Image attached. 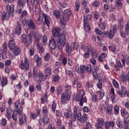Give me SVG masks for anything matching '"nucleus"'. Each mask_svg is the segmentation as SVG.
Segmentation results:
<instances>
[{
    "instance_id": "46",
    "label": "nucleus",
    "mask_w": 129,
    "mask_h": 129,
    "mask_svg": "<svg viewBox=\"0 0 129 129\" xmlns=\"http://www.w3.org/2000/svg\"><path fill=\"white\" fill-rule=\"evenodd\" d=\"M37 49L39 50V52L43 53L45 51L44 48L39 43H37Z\"/></svg>"
},
{
    "instance_id": "29",
    "label": "nucleus",
    "mask_w": 129,
    "mask_h": 129,
    "mask_svg": "<svg viewBox=\"0 0 129 129\" xmlns=\"http://www.w3.org/2000/svg\"><path fill=\"white\" fill-rule=\"evenodd\" d=\"M22 32V27L20 25L17 26L15 29V34L17 35H20Z\"/></svg>"
},
{
    "instance_id": "19",
    "label": "nucleus",
    "mask_w": 129,
    "mask_h": 129,
    "mask_svg": "<svg viewBox=\"0 0 129 129\" xmlns=\"http://www.w3.org/2000/svg\"><path fill=\"white\" fill-rule=\"evenodd\" d=\"M19 123L21 125L24 123H27V117L26 114H23L20 117Z\"/></svg>"
},
{
    "instance_id": "32",
    "label": "nucleus",
    "mask_w": 129,
    "mask_h": 129,
    "mask_svg": "<svg viewBox=\"0 0 129 129\" xmlns=\"http://www.w3.org/2000/svg\"><path fill=\"white\" fill-rule=\"evenodd\" d=\"M59 60L61 61V64L66 66L67 64V58L65 56H60Z\"/></svg>"
},
{
    "instance_id": "38",
    "label": "nucleus",
    "mask_w": 129,
    "mask_h": 129,
    "mask_svg": "<svg viewBox=\"0 0 129 129\" xmlns=\"http://www.w3.org/2000/svg\"><path fill=\"white\" fill-rule=\"evenodd\" d=\"M121 62L123 66H124L125 63L127 66H129V56L126 58H125V59L124 58H122Z\"/></svg>"
},
{
    "instance_id": "43",
    "label": "nucleus",
    "mask_w": 129,
    "mask_h": 129,
    "mask_svg": "<svg viewBox=\"0 0 129 129\" xmlns=\"http://www.w3.org/2000/svg\"><path fill=\"white\" fill-rule=\"evenodd\" d=\"M44 72H45V76L46 77H50L51 75V69L50 68H46Z\"/></svg>"
},
{
    "instance_id": "14",
    "label": "nucleus",
    "mask_w": 129,
    "mask_h": 129,
    "mask_svg": "<svg viewBox=\"0 0 129 129\" xmlns=\"http://www.w3.org/2000/svg\"><path fill=\"white\" fill-rule=\"evenodd\" d=\"M15 107L17 109L16 112H18L19 114H21L23 111V108L20 101L15 102Z\"/></svg>"
},
{
    "instance_id": "4",
    "label": "nucleus",
    "mask_w": 129,
    "mask_h": 129,
    "mask_svg": "<svg viewBox=\"0 0 129 129\" xmlns=\"http://www.w3.org/2000/svg\"><path fill=\"white\" fill-rule=\"evenodd\" d=\"M76 100H77V101H80V105L81 106H83L84 103L87 102V99L85 95V92L83 90H80V91L78 94H77Z\"/></svg>"
},
{
    "instance_id": "1",
    "label": "nucleus",
    "mask_w": 129,
    "mask_h": 129,
    "mask_svg": "<svg viewBox=\"0 0 129 129\" xmlns=\"http://www.w3.org/2000/svg\"><path fill=\"white\" fill-rule=\"evenodd\" d=\"M73 111H74V114H71L72 121L69 122L71 125H72L73 122H75L77 119L80 122H83L84 123L87 122V115L86 114H84L83 117H82L81 110L79 109L78 107L75 106L74 109H73Z\"/></svg>"
},
{
    "instance_id": "60",
    "label": "nucleus",
    "mask_w": 129,
    "mask_h": 129,
    "mask_svg": "<svg viewBox=\"0 0 129 129\" xmlns=\"http://www.w3.org/2000/svg\"><path fill=\"white\" fill-rule=\"evenodd\" d=\"M112 83L114 88H118L119 87V84L115 80L112 79Z\"/></svg>"
},
{
    "instance_id": "30",
    "label": "nucleus",
    "mask_w": 129,
    "mask_h": 129,
    "mask_svg": "<svg viewBox=\"0 0 129 129\" xmlns=\"http://www.w3.org/2000/svg\"><path fill=\"white\" fill-rule=\"evenodd\" d=\"M98 24L99 28L102 30H104L107 27V24L105 22L98 23Z\"/></svg>"
},
{
    "instance_id": "31",
    "label": "nucleus",
    "mask_w": 129,
    "mask_h": 129,
    "mask_svg": "<svg viewBox=\"0 0 129 129\" xmlns=\"http://www.w3.org/2000/svg\"><path fill=\"white\" fill-rule=\"evenodd\" d=\"M85 87L87 89H91L93 88V82L87 81L85 84Z\"/></svg>"
},
{
    "instance_id": "21",
    "label": "nucleus",
    "mask_w": 129,
    "mask_h": 129,
    "mask_svg": "<svg viewBox=\"0 0 129 129\" xmlns=\"http://www.w3.org/2000/svg\"><path fill=\"white\" fill-rule=\"evenodd\" d=\"M56 47L57 45L54 39H50V41H49V48H50V49L55 50Z\"/></svg>"
},
{
    "instance_id": "40",
    "label": "nucleus",
    "mask_w": 129,
    "mask_h": 129,
    "mask_svg": "<svg viewBox=\"0 0 129 129\" xmlns=\"http://www.w3.org/2000/svg\"><path fill=\"white\" fill-rule=\"evenodd\" d=\"M36 66L40 67L42 64V58L40 56H37L36 58Z\"/></svg>"
},
{
    "instance_id": "59",
    "label": "nucleus",
    "mask_w": 129,
    "mask_h": 129,
    "mask_svg": "<svg viewBox=\"0 0 129 129\" xmlns=\"http://www.w3.org/2000/svg\"><path fill=\"white\" fill-rule=\"evenodd\" d=\"M100 3L99 1H95L94 2H93L91 4L92 7H98L100 6Z\"/></svg>"
},
{
    "instance_id": "7",
    "label": "nucleus",
    "mask_w": 129,
    "mask_h": 129,
    "mask_svg": "<svg viewBox=\"0 0 129 129\" xmlns=\"http://www.w3.org/2000/svg\"><path fill=\"white\" fill-rule=\"evenodd\" d=\"M23 23L25 26H28V28L30 29L34 30L36 28V25L34 22L31 18H28L23 21Z\"/></svg>"
},
{
    "instance_id": "57",
    "label": "nucleus",
    "mask_w": 129,
    "mask_h": 129,
    "mask_svg": "<svg viewBox=\"0 0 129 129\" xmlns=\"http://www.w3.org/2000/svg\"><path fill=\"white\" fill-rule=\"evenodd\" d=\"M57 107V104L55 103V101L52 102V104H51V111L54 113L56 110V108Z\"/></svg>"
},
{
    "instance_id": "2",
    "label": "nucleus",
    "mask_w": 129,
    "mask_h": 129,
    "mask_svg": "<svg viewBox=\"0 0 129 129\" xmlns=\"http://www.w3.org/2000/svg\"><path fill=\"white\" fill-rule=\"evenodd\" d=\"M61 31L60 28H53L52 30V35L54 37H58L57 40H56V42L57 43V48L58 50H60L62 48V46L64 47L66 44V37L65 36L66 33L64 31L62 33H60Z\"/></svg>"
},
{
    "instance_id": "52",
    "label": "nucleus",
    "mask_w": 129,
    "mask_h": 129,
    "mask_svg": "<svg viewBox=\"0 0 129 129\" xmlns=\"http://www.w3.org/2000/svg\"><path fill=\"white\" fill-rule=\"evenodd\" d=\"M43 122L44 124H47L49 123V119L48 117V115H43Z\"/></svg>"
},
{
    "instance_id": "42",
    "label": "nucleus",
    "mask_w": 129,
    "mask_h": 129,
    "mask_svg": "<svg viewBox=\"0 0 129 129\" xmlns=\"http://www.w3.org/2000/svg\"><path fill=\"white\" fill-rule=\"evenodd\" d=\"M42 113L44 115H48L49 114V111L47 109L46 106H43L42 107Z\"/></svg>"
},
{
    "instance_id": "56",
    "label": "nucleus",
    "mask_w": 129,
    "mask_h": 129,
    "mask_svg": "<svg viewBox=\"0 0 129 129\" xmlns=\"http://www.w3.org/2000/svg\"><path fill=\"white\" fill-rule=\"evenodd\" d=\"M96 86L99 89H101L102 88V82L100 79H98V81L96 84Z\"/></svg>"
},
{
    "instance_id": "12",
    "label": "nucleus",
    "mask_w": 129,
    "mask_h": 129,
    "mask_svg": "<svg viewBox=\"0 0 129 129\" xmlns=\"http://www.w3.org/2000/svg\"><path fill=\"white\" fill-rule=\"evenodd\" d=\"M105 121L102 118H98L97 119V122L95 125L97 129H102V126L104 124Z\"/></svg>"
},
{
    "instance_id": "55",
    "label": "nucleus",
    "mask_w": 129,
    "mask_h": 129,
    "mask_svg": "<svg viewBox=\"0 0 129 129\" xmlns=\"http://www.w3.org/2000/svg\"><path fill=\"white\" fill-rule=\"evenodd\" d=\"M116 123L117 126L120 128H122L124 127V125L122 123V122L121 121L119 120H117L116 121Z\"/></svg>"
},
{
    "instance_id": "64",
    "label": "nucleus",
    "mask_w": 129,
    "mask_h": 129,
    "mask_svg": "<svg viewBox=\"0 0 129 129\" xmlns=\"http://www.w3.org/2000/svg\"><path fill=\"white\" fill-rule=\"evenodd\" d=\"M30 55L33 56L35 54V48L34 47H31L29 50Z\"/></svg>"
},
{
    "instance_id": "35",
    "label": "nucleus",
    "mask_w": 129,
    "mask_h": 129,
    "mask_svg": "<svg viewBox=\"0 0 129 129\" xmlns=\"http://www.w3.org/2000/svg\"><path fill=\"white\" fill-rule=\"evenodd\" d=\"M75 6L76 7V9H75V11L77 12H79L80 9V2L77 0L76 2L75 3Z\"/></svg>"
},
{
    "instance_id": "50",
    "label": "nucleus",
    "mask_w": 129,
    "mask_h": 129,
    "mask_svg": "<svg viewBox=\"0 0 129 129\" xmlns=\"http://www.w3.org/2000/svg\"><path fill=\"white\" fill-rule=\"evenodd\" d=\"M10 15L9 16L8 13L3 12L2 13V20L3 21H5L6 19H8Z\"/></svg>"
},
{
    "instance_id": "51",
    "label": "nucleus",
    "mask_w": 129,
    "mask_h": 129,
    "mask_svg": "<svg viewBox=\"0 0 129 129\" xmlns=\"http://www.w3.org/2000/svg\"><path fill=\"white\" fill-rule=\"evenodd\" d=\"M8 55L10 59H12L14 58L15 53L13 49H10V51L9 52Z\"/></svg>"
},
{
    "instance_id": "54",
    "label": "nucleus",
    "mask_w": 129,
    "mask_h": 129,
    "mask_svg": "<svg viewBox=\"0 0 129 129\" xmlns=\"http://www.w3.org/2000/svg\"><path fill=\"white\" fill-rule=\"evenodd\" d=\"M125 32L126 35L129 34V21L126 22V24L125 25Z\"/></svg>"
},
{
    "instance_id": "24",
    "label": "nucleus",
    "mask_w": 129,
    "mask_h": 129,
    "mask_svg": "<svg viewBox=\"0 0 129 129\" xmlns=\"http://www.w3.org/2000/svg\"><path fill=\"white\" fill-rule=\"evenodd\" d=\"M8 47L10 48V50H13L14 48L17 46H16L14 40L12 39V40H10L8 43Z\"/></svg>"
},
{
    "instance_id": "28",
    "label": "nucleus",
    "mask_w": 129,
    "mask_h": 129,
    "mask_svg": "<svg viewBox=\"0 0 129 129\" xmlns=\"http://www.w3.org/2000/svg\"><path fill=\"white\" fill-rule=\"evenodd\" d=\"M8 81L6 77H3L2 80L1 85L3 87L8 85Z\"/></svg>"
},
{
    "instance_id": "48",
    "label": "nucleus",
    "mask_w": 129,
    "mask_h": 129,
    "mask_svg": "<svg viewBox=\"0 0 129 129\" xmlns=\"http://www.w3.org/2000/svg\"><path fill=\"white\" fill-rule=\"evenodd\" d=\"M73 113L71 112L70 110H66V111H64V117L67 118H69L70 117V115H71V114Z\"/></svg>"
},
{
    "instance_id": "3",
    "label": "nucleus",
    "mask_w": 129,
    "mask_h": 129,
    "mask_svg": "<svg viewBox=\"0 0 129 129\" xmlns=\"http://www.w3.org/2000/svg\"><path fill=\"white\" fill-rule=\"evenodd\" d=\"M96 93V94H94L93 92L90 93L92 101L94 103L100 102L105 96V92L103 89L97 91Z\"/></svg>"
},
{
    "instance_id": "34",
    "label": "nucleus",
    "mask_w": 129,
    "mask_h": 129,
    "mask_svg": "<svg viewBox=\"0 0 129 129\" xmlns=\"http://www.w3.org/2000/svg\"><path fill=\"white\" fill-rule=\"evenodd\" d=\"M113 110V106L112 105H108L106 108V112L108 114L111 115Z\"/></svg>"
},
{
    "instance_id": "37",
    "label": "nucleus",
    "mask_w": 129,
    "mask_h": 129,
    "mask_svg": "<svg viewBox=\"0 0 129 129\" xmlns=\"http://www.w3.org/2000/svg\"><path fill=\"white\" fill-rule=\"evenodd\" d=\"M12 113V110L10 108H7L6 116L8 117L9 120H10L12 118V115H11Z\"/></svg>"
},
{
    "instance_id": "39",
    "label": "nucleus",
    "mask_w": 129,
    "mask_h": 129,
    "mask_svg": "<svg viewBox=\"0 0 129 129\" xmlns=\"http://www.w3.org/2000/svg\"><path fill=\"white\" fill-rule=\"evenodd\" d=\"M104 35H108V37L109 39H112L113 38V34H112V30H109V31H106V32H104Z\"/></svg>"
},
{
    "instance_id": "15",
    "label": "nucleus",
    "mask_w": 129,
    "mask_h": 129,
    "mask_svg": "<svg viewBox=\"0 0 129 129\" xmlns=\"http://www.w3.org/2000/svg\"><path fill=\"white\" fill-rule=\"evenodd\" d=\"M105 126L104 128L105 129H109L110 127H114L115 124V121L113 120H112L111 121H106V122H105Z\"/></svg>"
},
{
    "instance_id": "20",
    "label": "nucleus",
    "mask_w": 129,
    "mask_h": 129,
    "mask_svg": "<svg viewBox=\"0 0 129 129\" xmlns=\"http://www.w3.org/2000/svg\"><path fill=\"white\" fill-rule=\"evenodd\" d=\"M50 22L51 19L50 17L47 15H44V22H43V24L44 25H46L47 27H49Z\"/></svg>"
},
{
    "instance_id": "62",
    "label": "nucleus",
    "mask_w": 129,
    "mask_h": 129,
    "mask_svg": "<svg viewBox=\"0 0 129 129\" xmlns=\"http://www.w3.org/2000/svg\"><path fill=\"white\" fill-rule=\"evenodd\" d=\"M56 91L57 92V95L61 94L62 92V88L61 86H58L56 88Z\"/></svg>"
},
{
    "instance_id": "49",
    "label": "nucleus",
    "mask_w": 129,
    "mask_h": 129,
    "mask_svg": "<svg viewBox=\"0 0 129 129\" xmlns=\"http://www.w3.org/2000/svg\"><path fill=\"white\" fill-rule=\"evenodd\" d=\"M80 71L82 74H85L86 71V66L82 64V66L80 67Z\"/></svg>"
},
{
    "instance_id": "27",
    "label": "nucleus",
    "mask_w": 129,
    "mask_h": 129,
    "mask_svg": "<svg viewBox=\"0 0 129 129\" xmlns=\"http://www.w3.org/2000/svg\"><path fill=\"white\" fill-rule=\"evenodd\" d=\"M34 8H35V13L39 14L40 11V6L38 5V2L37 1H34Z\"/></svg>"
},
{
    "instance_id": "26",
    "label": "nucleus",
    "mask_w": 129,
    "mask_h": 129,
    "mask_svg": "<svg viewBox=\"0 0 129 129\" xmlns=\"http://www.w3.org/2000/svg\"><path fill=\"white\" fill-rule=\"evenodd\" d=\"M92 19V14H88L86 16H84V22L88 23V20L91 21Z\"/></svg>"
},
{
    "instance_id": "33",
    "label": "nucleus",
    "mask_w": 129,
    "mask_h": 129,
    "mask_svg": "<svg viewBox=\"0 0 129 129\" xmlns=\"http://www.w3.org/2000/svg\"><path fill=\"white\" fill-rule=\"evenodd\" d=\"M72 51V47L70 45L69 43H66V51L69 53L68 55H69V53H71Z\"/></svg>"
},
{
    "instance_id": "9",
    "label": "nucleus",
    "mask_w": 129,
    "mask_h": 129,
    "mask_svg": "<svg viewBox=\"0 0 129 129\" xmlns=\"http://www.w3.org/2000/svg\"><path fill=\"white\" fill-rule=\"evenodd\" d=\"M17 4V7L19 9L17 10V12L19 14H21L22 10L26 5V1L25 0H18Z\"/></svg>"
},
{
    "instance_id": "61",
    "label": "nucleus",
    "mask_w": 129,
    "mask_h": 129,
    "mask_svg": "<svg viewBox=\"0 0 129 129\" xmlns=\"http://www.w3.org/2000/svg\"><path fill=\"white\" fill-rule=\"evenodd\" d=\"M90 53L89 51H86L85 53H84L83 56L84 59H88L90 57Z\"/></svg>"
},
{
    "instance_id": "13",
    "label": "nucleus",
    "mask_w": 129,
    "mask_h": 129,
    "mask_svg": "<svg viewBox=\"0 0 129 129\" xmlns=\"http://www.w3.org/2000/svg\"><path fill=\"white\" fill-rule=\"evenodd\" d=\"M126 88L124 86H121V90L118 91L117 93L119 95V97L124 98L126 96Z\"/></svg>"
},
{
    "instance_id": "17",
    "label": "nucleus",
    "mask_w": 129,
    "mask_h": 129,
    "mask_svg": "<svg viewBox=\"0 0 129 129\" xmlns=\"http://www.w3.org/2000/svg\"><path fill=\"white\" fill-rule=\"evenodd\" d=\"M93 68L94 70V72H92L93 77L94 79H97L98 76L97 72L99 70V68L97 66H93Z\"/></svg>"
},
{
    "instance_id": "41",
    "label": "nucleus",
    "mask_w": 129,
    "mask_h": 129,
    "mask_svg": "<svg viewBox=\"0 0 129 129\" xmlns=\"http://www.w3.org/2000/svg\"><path fill=\"white\" fill-rule=\"evenodd\" d=\"M47 42L48 37L46 36V34H44L43 36H42V44L43 45L46 46Z\"/></svg>"
},
{
    "instance_id": "58",
    "label": "nucleus",
    "mask_w": 129,
    "mask_h": 129,
    "mask_svg": "<svg viewBox=\"0 0 129 129\" xmlns=\"http://www.w3.org/2000/svg\"><path fill=\"white\" fill-rule=\"evenodd\" d=\"M72 87L69 85H66V93L70 94Z\"/></svg>"
},
{
    "instance_id": "45",
    "label": "nucleus",
    "mask_w": 129,
    "mask_h": 129,
    "mask_svg": "<svg viewBox=\"0 0 129 129\" xmlns=\"http://www.w3.org/2000/svg\"><path fill=\"white\" fill-rule=\"evenodd\" d=\"M109 50L111 51L113 53L116 54V45H111V46H108Z\"/></svg>"
},
{
    "instance_id": "25",
    "label": "nucleus",
    "mask_w": 129,
    "mask_h": 129,
    "mask_svg": "<svg viewBox=\"0 0 129 129\" xmlns=\"http://www.w3.org/2000/svg\"><path fill=\"white\" fill-rule=\"evenodd\" d=\"M84 31L86 32H89L91 31V27L90 26L88 23L87 22H84Z\"/></svg>"
},
{
    "instance_id": "44",
    "label": "nucleus",
    "mask_w": 129,
    "mask_h": 129,
    "mask_svg": "<svg viewBox=\"0 0 129 129\" xmlns=\"http://www.w3.org/2000/svg\"><path fill=\"white\" fill-rule=\"evenodd\" d=\"M86 71H87L89 73H93V71L92 69V66L90 63H88L87 67H86Z\"/></svg>"
},
{
    "instance_id": "8",
    "label": "nucleus",
    "mask_w": 129,
    "mask_h": 129,
    "mask_svg": "<svg viewBox=\"0 0 129 129\" xmlns=\"http://www.w3.org/2000/svg\"><path fill=\"white\" fill-rule=\"evenodd\" d=\"M20 68L21 70L25 71H28L30 68V63L29 62L28 59L26 57L25 60H22Z\"/></svg>"
},
{
    "instance_id": "5",
    "label": "nucleus",
    "mask_w": 129,
    "mask_h": 129,
    "mask_svg": "<svg viewBox=\"0 0 129 129\" xmlns=\"http://www.w3.org/2000/svg\"><path fill=\"white\" fill-rule=\"evenodd\" d=\"M72 14L71 11L68 9L63 11V16L59 19V22L63 26L66 25L67 21L69 20L70 16Z\"/></svg>"
},
{
    "instance_id": "18",
    "label": "nucleus",
    "mask_w": 129,
    "mask_h": 129,
    "mask_svg": "<svg viewBox=\"0 0 129 129\" xmlns=\"http://www.w3.org/2000/svg\"><path fill=\"white\" fill-rule=\"evenodd\" d=\"M123 65L121 64L120 60H116L115 64H114V67L115 70L117 71H119L121 68H123Z\"/></svg>"
},
{
    "instance_id": "10",
    "label": "nucleus",
    "mask_w": 129,
    "mask_h": 129,
    "mask_svg": "<svg viewBox=\"0 0 129 129\" xmlns=\"http://www.w3.org/2000/svg\"><path fill=\"white\" fill-rule=\"evenodd\" d=\"M71 100V96L70 94H65L62 93L61 94V100H60V102L62 103V104L67 103V101H69Z\"/></svg>"
},
{
    "instance_id": "53",
    "label": "nucleus",
    "mask_w": 129,
    "mask_h": 129,
    "mask_svg": "<svg viewBox=\"0 0 129 129\" xmlns=\"http://www.w3.org/2000/svg\"><path fill=\"white\" fill-rule=\"evenodd\" d=\"M114 114L115 115H117L119 113V108L117 105L114 106Z\"/></svg>"
},
{
    "instance_id": "6",
    "label": "nucleus",
    "mask_w": 129,
    "mask_h": 129,
    "mask_svg": "<svg viewBox=\"0 0 129 129\" xmlns=\"http://www.w3.org/2000/svg\"><path fill=\"white\" fill-rule=\"evenodd\" d=\"M33 37L32 36H29V39L28 40V35L26 34H23L21 37V40L22 43H23L26 48H28L29 45H30L32 43Z\"/></svg>"
},
{
    "instance_id": "47",
    "label": "nucleus",
    "mask_w": 129,
    "mask_h": 129,
    "mask_svg": "<svg viewBox=\"0 0 129 129\" xmlns=\"http://www.w3.org/2000/svg\"><path fill=\"white\" fill-rule=\"evenodd\" d=\"M28 15V13L26 10H24L23 11L21 16L20 17V20H23L25 19V17Z\"/></svg>"
},
{
    "instance_id": "36",
    "label": "nucleus",
    "mask_w": 129,
    "mask_h": 129,
    "mask_svg": "<svg viewBox=\"0 0 129 129\" xmlns=\"http://www.w3.org/2000/svg\"><path fill=\"white\" fill-rule=\"evenodd\" d=\"M121 80L122 82H125L127 81L129 83V71L128 73L125 76H122Z\"/></svg>"
},
{
    "instance_id": "23",
    "label": "nucleus",
    "mask_w": 129,
    "mask_h": 129,
    "mask_svg": "<svg viewBox=\"0 0 129 129\" xmlns=\"http://www.w3.org/2000/svg\"><path fill=\"white\" fill-rule=\"evenodd\" d=\"M13 50L15 54V56L20 55L21 53V49H20L19 47H18V46H16L15 48H13Z\"/></svg>"
},
{
    "instance_id": "22",
    "label": "nucleus",
    "mask_w": 129,
    "mask_h": 129,
    "mask_svg": "<svg viewBox=\"0 0 129 129\" xmlns=\"http://www.w3.org/2000/svg\"><path fill=\"white\" fill-rule=\"evenodd\" d=\"M123 22V18L121 16L119 18H118L117 20V27L119 29H122L123 28L121 23Z\"/></svg>"
},
{
    "instance_id": "11",
    "label": "nucleus",
    "mask_w": 129,
    "mask_h": 129,
    "mask_svg": "<svg viewBox=\"0 0 129 129\" xmlns=\"http://www.w3.org/2000/svg\"><path fill=\"white\" fill-rule=\"evenodd\" d=\"M120 112L121 116L124 118V120H128L127 119L129 118V113L126 110L122 108L120 110ZM124 124H125V121H124Z\"/></svg>"
},
{
    "instance_id": "63",
    "label": "nucleus",
    "mask_w": 129,
    "mask_h": 129,
    "mask_svg": "<svg viewBox=\"0 0 129 129\" xmlns=\"http://www.w3.org/2000/svg\"><path fill=\"white\" fill-rule=\"evenodd\" d=\"M129 120H124L125 126L123 129H129Z\"/></svg>"
},
{
    "instance_id": "16",
    "label": "nucleus",
    "mask_w": 129,
    "mask_h": 129,
    "mask_svg": "<svg viewBox=\"0 0 129 129\" xmlns=\"http://www.w3.org/2000/svg\"><path fill=\"white\" fill-rule=\"evenodd\" d=\"M15 6L14 4H11V5H8L7 6V10L8 11V16H10V14H13L14 12Z\"/></svg>"
}]
</instances>
